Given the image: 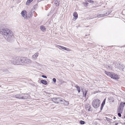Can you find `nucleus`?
Here are the masks:
<instances>
[{
    "instance_id": "393cba45",
    "label": "nucleus",
    "mask_w": 125,
    "mask_h": 125,
    "mask_svg": "<svg viewBox=\"0 0 125 125\" xmlns=\"http://www.w3.org/2000/svg\"><path fill=\"white\" fill-rule=\"evenodd\" d=\"M33 10H31L30 11L29 13V15L30 16H33V14H32V13L33 12Z\"/></svg>"
},
{
    "instance_id": "cd10ccee",
    "label": "nucleus",
    "mask_w": 125,
    "mask_h": 125,
    "mask_svg": "<svg viewBox=\"0 0 125 125\" xmlns=\"http://www.w3.org/2000/svg\"><path fill=\"white\" fill-rule=\"evenodd\" d=\"M23 16L24 17V18L25 19H29L30 18L29 16L28 17V16Z\"/></svg>"
},
{
    "instance_id": "2f4dec72",
    "label": "nucleus",
    "mask_w": 125,
    "mask_h": 125,
    "mask_svg": "<svg viewBox=\"0 0 125 125\" xmlns=\"http://www.w3.org/2000/svg\"><path fill=\"white\" fill-rule=\"evenodd\" d=\"M73 16H78V14L77 12H75L73 14Z\"/></svg>"
},
{
    "instance_id": "a878e982",
    "label": "nucleus",
    "mask_w": 125,
    "mask_h": 125,
    "mask_svg": "<svg viewBox=\"0 0 125 125\" xmlns=\"http://www.w3.org/2000/svg\"><path fill=\"white\" fill-rule=\"evenodd\" d=\"M78 16H73L72 20L74 21H75L77 18Z\"/></svg>"
},
{
    "instance_id": "423d86ee",
    "label": "nucleus",
    "mask_w": 125,
    "mask_h": 125,
    "mask_svg": "<svg viewBox=\"0 0 125 125\" xmlns=\"http://www.w3.org/2000/svg\"><path fill=\"white\" fill-rule=\"evenodd\" d=\"M21 62L20 65H25L26 58L24 57H21Z\"/></svg>"
},
{
    "instance_id": "20e7f679",
    "label": "nucleus",
    "mask_w": 125,
    "mask_h": 125,
    "mask_svg": "<svg viewBox=\"0 0 125 125\" xmlns=\"http://www.w3.org/2000/svg\"><path fill=\"white\" fill-rule=\"evenodd\" d=\"M100 101L98 99L94 100L92 103V105L93 107L95 108H96L99 107L100 105Z\"/></svg>"
},
{
    "instance_id": "9d476101",
    "label": "nucleus",
    "mask_w": 125,
    "mask_h": 125,
    "mask_svg": "<svg viewBox=\"0 0 125 125\" xmlns=\"http://www.w3.org/2000/svg\"><path fill=\"white\" fill-rule=\"evenodd\" d=\"M61 48L68 52H70L71 51V50L69 48L62 46L61 47Z\"/></svg>"
},
{
    "instance_id": "b1692460",
    "label": "nucleus",
    "mask_w": 125,
    "mask_h": 125,
    "mask_svg": "<svg viewBox=\"0 0 125 125\" xmlns=\"http://www.w3.org/2000/svg\"><path fill=\"white\" fill-rule=\"evenodd\" d=\"M125 105V103L123 102H122L120 104V107L121 108H123V107Z\"/></svg>"
},
{
    "instance_id": "c85d7f7f",
    "label": "nucleus",
    "mask_w": 125,
    "mask_h": 125,
    "mask_svg": "<svg viewBox=\"0 0 125 125\" xmlns=\"http://www.w3.org/2000/svg\"><path fill=\"white\" fill-rule=\"evenodd\" d=\"M80 124H85V122L83 121H81L80 122Z\"/></svg>"
},
{
    "instance_id": "f257e3e1",
    "label": "nucleus",
    "mask_w": 125,
    "mask_h": 125,
    "mask_svg": "<svg viewBox=\"0 0 125 125\" xmlns=\"http://www.w3.org/2000/svg\"><path fill=\"white\" fill-rule=\"evenodd\" d=\"M1 30L2 31L1 34L5 39L8 41L12 40L14 35L11 31L7 28L1 29Z\"/></svg>"
},
{
    "instance_id": "bb28decb",
    "label": "nucleus",
    "mask_w": 125,
    "mask_h": 125,
    "mask_svg": "<svg viewBox=\"0 0 125 125\" xmlns=\"http://www.w3.org/2000/svg\"><path fill=\"white\" fill-rule=\"evenodd\" d=\"M86 1H87L88 2H89L90 3H94V2L93 1H92V0H85Z\"/></svg>"
},
{
    "instance_id": "6ab92c4d",
    "label": "nucleus",
    "mask_w": 125,
    "mask_h": 125,
    "mask_svg": "<svg viewBox=\"0 0 125 125\" xmlns=\"http://www.w3.org/2000/svg\"><path fill=\"white\" fill-rule=\"evenodd\" d=\"M75 87L77 89V90L78 91V92L79 93L81 91L80 87L77 85H76L75 86Z\"/></svg>"
},
{
    "instance_id": "c9c22d12",
    "label": "nucleus",
    "mask_w": 125,
    "mask_h": 125,
    "mask_svg": "<svg viewBox=\"0 0 125 125\" xmlns=\"http://www.w3.org/2000/svg\"><path fill=\"white\" fill-rule=\"evenodd\" d=\"M118 115L119 117H121V115L120 113H118Z\"/></svg>"
},
{
    "instance_id": "7ed1b4c3",
    "label": "nucleus",
    "mask_w": 125,
    "mask_h": 125,
    "mask_svg": "<svg viewBox=\"0 0 125 125\" xmlns=\"http://www.w3.org/2000/svg\"><path fill=\"white\" fill-rule=\"evenodd\" d=\"M21 60L20 57H14L11 61V62L14 64L20 65Z\"/></svg>"
},
{
    "instance_id": "ddd939ff",
    "label": "nucleus",
    "mask_w": 125,
    "mask_h": 125,
    "mask_svg": "<svg viewBox=\"0 0 125 125\" xmlns=\"http://www.w3.org/2000/svg\"><path fill=\"white\" fill-rule=\"evenodd\" d=\"M15 98H17L21 99V94H16L15 95Z\"/></svg>"
},
{
    "instance_id": "dca6fc26",
    "label": "nucleus",
    "mask_w": 125,
    "mask_h": 125,
    "mask_svg": "<svg viewBox=\"0 0 125 125\" xmlns=\"http://www.w3.org/2000/svg\"><path fill=\"white\" fill-rule=\"evenodd\" d=\"M59 101V103L61 104H63L64 102V100L60 98Z\"/></svg>"
},
{
    "instance_id": "473e14b6",
    "label": "nucleus",
    "mask_w": 125,
    "mask_h": 125,
    "mask_svg": "<svg viewBox=\"0 0 125 125\" xmlns=\"http://www.w3.org/2000/svg\"><path fill=\"white\" fill-rule=\"evenodd\" d=\"M52 81L54 83H55L56 81V79L55 78H53L52 79Z\"/></svg>"
},
{
    "instance_id": "a211bd4d",
    "label": "nucleus",
    "mask_w": 125,
    "mask_h": 125,
    "mask_svg": "<svg viewBox=\"0 0 125 125\" xmlns=\"http://www.w3.org/2000/svg\"><path fill=\"white\" fill-rule=\"evenodd\" d=\"M27 12L26 11L23 10L22 11L21 14L22 16H25V15L26 14Z\"/></svg>"
},
{
    "instance_id": "2eb2a0df",
    "label": "nucleus",
    "mask_w": 125,
    "mask_h": 125,
    "mask_svg": "<svg viewBox=\"0 0 125 125\" xmlns=\"http://www.w3.org/2000/svg\"><path fill=\"white\" fill-rule=\"evenodd\" d=\"M54 3L56 6H58L59 5V3L57 0H54Z\"/></svg>"
},
{
    "instance_id": "f03ea898",
    "label": "nucleus",
    "mask_w": 125,
    "mask_h": 125,
    "mask_svg": "<svg viewBox=\"0 0 125 125\" xmlns=\"http://www.w3.org/2000/svg\"><path fill=\"white\" fill-rule=\"evenodd\" d=\"M105 73L110 76L111 78L115 80H118L119 78V76L117 74L105 71Z\"/></svg>"
},
{
    "instance_id": "39448f33",
    "label": "nucleus",
    "mask_w": 125,
    "mask_h": 125,
    "mask_svg": "<svg viewBox=\"0 0 125 125\" xmlns=\"http://www.w3.org/2000/svg\"><path fill=\"white\" fill-rule=\"evenodd\" d=\"M30 96L28 94H21V99H27L30 98Z\"/></svg>"
},
{
    "instance_id": "f3484780",
    "label": "nucleus",
    "mask_w": 125,
    "mask_h": 125,
    "mask_svg": "<svg viewBox=\"0 0 125 125\" xmlns=\"http://www.w3.org/2000/svg\"><path fill=\"white\" fill-rule=\"evenodd\" d=\"M123 109V108H121L120 107H119L118 110V112L122 113V112Z\"/></svg>"
},
{
    "instance_id": "7c9ffc66",
    "label": "nucleus",
    "mask_w": 125,
    "mask_h": 125,
    "mask_svg": "<svg viewBox=\"0 0 125 125\" xmlns=\"http://www.w3.org/2000/svg\"><path fill=\"white\" fill-rule=\"evenodd\" d=\"M110 13V12H107L106 13V14H105V16H107Z\"/></svg>"
},
{
    "instance_id": "6e6552de",
    "label": "nucleus",
    "mask_w": 125,
    "mask_h": 125,
    "mask_svg": "<svg viewBox=\"0 0 125 125\" xmlns=\"http://www.w3.org/2000/svg\"><path fill=\"white\" fill-rule=\"evenodd\" d=\"M59 100H60L59 98H52V101L56 103H59Z\"/></svg>"
},
{
    "instance_id": "4be33fe9",
    "label": "nucleus",
    "mask_w": 125,
    "mask_h": 125,
    "mask_svg": "<svg viewBox=\"0 0 125 125\" xmlns=\"http://www.w3.org/2000/svg\"><path fill=\"white\" fill-rule=\"evenodd\" d=\"M105 99H104V101H103V102L102 104V107L101 108V110L103 108V107L104 105L105 104Z\"/></svg>"
},
{
    "instance_id": "4c0bfd02",
    "label": "nucleus",
    "mask_w": 125,
    "mask_h": 125,
    "mask_svg": "<svg viewBox=\"0 0 125 125\" xmlns=\"http://www.w3.org/2000/svg\"><path fill=\"white\" fill-rule=\"evenodd\" d=\"M88 3H86L85 4V5H86V6H87L88 5Z\"/></svg>"
},
{
    "instance_id": "0eeeda50",
    "label": "nucleus",
    "mask_w": 125,
    "mask_h": 125,
    "mask_svg": "<svg viewBox=\"0 0 125 125\" xmlns=\"http://www.w3.org/2000/svg\"><path fill=\"white\" fill-rule=\"evenodd\" d=\"M26 61L25 65L27 66H30V64L31 62V60L29 59H28L26 58Z\"/></svg>"
},
{
    "instance_id": "412c9836",
    "label": "nucleus",
    "mask_w": 125,
    "mask_h": 125,
    "mask_svg": "<svg viewBox=\"0 0 125 125\" xmlns=\"http://www.w3.org/2000/svg\"><path fill=\"white\" fill-rule=\"evenodd\" d=\"M33 0H28L26 3V4L29 5V3L31 2Z\"/></svg>"
},
{
    "instance_id": "f8f14e48",
    "label": "nucleus",
    "mask_w": 125,
    "mask_h": 125,
    "mask_svg": "<svg viewBox=\"0 0 125 125\" xmlns=\"http://www.w3.org/2000/svg\"><path fill=\"white\" fill-rule=\"evenodd\" d=\"M40 30L43 32H45L46 31V29L45 27L43 25H41L40 27Z\"/></svg>"
},
{
    "instance_id": "4468645a",
    "label": "nucleus",
    "mask_w": 125,
    "mask_h": 125,
    "mask_svg": "<svg viewBox=\"0 0 125 125\" xmlns=\"http://www.w3.org/2000/svg\"><path fill=\"white\" fill-rule=\"evenodd\" d=\"M40 82L41 83L44 85H47L48 83L46 81L43 80H41Z\"/></svg>"
},
{
    "instance_id": "72a5a7b5",
    "label": "nucleus",
    "mask_w": 125,
    "mask_h": 125,
    "mask_svg": "<svg viewBox=\"0 0 125 125\" xmlns=\"http://www.w3.org/2000/svg\"><path fill=\"white\" fill-rule=\"evenodd\" d=\"M42 76L43 78H46H46H47V77L46 76L44 75H43Z\"/></svg>"
},
{
    "instance_id": "9b49d317",
    "label": "nucleus",
    "mask_w": 125,
    "mask_h": 125,
    "mask_svg": "<svg viewBox=\"0 0 125 125\" xmlns=\"http://www.w3.org/2000/svg\"><path fill=\"white\" fill-rule=\"evenodd\" d=\"M39 53L38 52H36L34 54L32 55V57L33 59L35 60L37 58V57L38 56Z\"/></svg>"
},
{
    "instance_id": "5701e85b",
    "label": "nucleus",
    "mask_w": 125,
    "mask_h": 125,
    "mask_svg": "<svg viewBox=\"0 0 125 125\" xmlns=\"http://www.w3.org/2000/svg\"><path fill=\"white\" fill-rule=\"evenodd\" d=\"M69 104V102L68 101L64 100V102L63 104L65 105H68Z\"/></svg>"
},
{
    "instance_id": "e433bc0d",
    "label": "nucleus",
    "mask_w": 125,
    "mask_h": 125,
    "mask_svg": "<svg viewBox=\"0 0 125 125\" xmlns=\"http://www.w3.org/2000/svg\"><path fill=\"white\" fill-rule=\"evenodd\" d=\"M37 6V5H34V9H35V8L36 7V6Z\"/></svg>"
},
{
    "instance_id": "c756f323",
    "label": "nucleus",
    "mask_w": 125,
    "mask_h": 125,
    "mask_svg": "<svg viewBox=\"0 0 125 125\" xmlns=\"http://www.w3.org/2000/svg\"><path fill=\"white\" fill-rule=\"evenodd\" d=\"M33 12L32 13L33 16V15L34 16H36V15H37L36 13L33 10Z\"/></svg>"
},
{
    "instance_id": "ea45409f",
    "label": "nucleus",
    "mask_w": 125,
    "mask_h": 125,
    "mask_svg": "<svg viewBox=\"0 0 125 125\" xmlns=\"http://www.w3.org/2000/svg\"><path fill=\"white\" fill-rule=\"evenodd\" d=\"M116 117H114L113 118L114 119H116Z\"/></svg>"
},
{
    "instance_id": "aec40b11",
    "label": "nucleus",
    "mask_w": 125,
    "mask_h": 125,
    "mask_svg": "<svg viewBox=\"0 0 125 125\" xmlns=\"http://www.w3.org/2000/svg\"><path fill=\"white\" fill-rule=\"evenodd\" d=\"M38 64H39L37 62H33L32 65L33 66V67H35L36 66L38 65Z\"/></svg>"
},
{
    "instance_id": "f704fd0d",
    "label": "nucleus",
    "mask_w": 125,
    "mask_h": 125,
    "mask_svg": "<svg viewBox=\"0 0 125 125\" xmlns=\"http://www.w3.org/2000/svg\"><path fill=\"white\" fill-rule=\"evenodd\" d=\"M61 47H62V46L59 45H57L56 47H57L59 48V49H60V48H59V47H60L61 48Z\"/></svg>"
},
{
    "instance_id": "a19ab883",
    "label": "nucleus",
    "mask_w": 125,
    "mask_h": 125,
    "mask_svg": "<svg viewBox=\"0 0 125 125\" xmlns=\"http://www.w3.org/2000/svg\"><path fill=\"white\" fill-rule=\"evenodd\" d=\"M102 15H101V14H100V15H98V16H102Z\"/></svg>"
},
{
    "instance_id": "58836bf2",
    "label": "nucleus",
    "mask_w": 125,
    "mask_h": 125,
    "mask_svg": "<svg viewBox=\"0 0 125 125\" xmlns=\"http://www.w3.org/2000/svg\"><path fill=\"white\" fill-rule=\"evenodd\" d=\"M118 124V123H115V125H117Z\"/></svg>"
},
{
    "instance_id": "1a4fd4ad",
    "label": "nucleus",
    "mask_w": 125,
    "mask_h": 125,
    "mask_svg": "<svg viewBox=\"0 0 125 125\" xmlns=\"http://www.w3.org/2000/svg\"><path fill=\"white\" fill-rule=\"evenodd\" d=\"M82 91L83 93V96H84L85 97L87 93L88 92V90L86 89H82Z\"/></svg>"
}]
</instances>
